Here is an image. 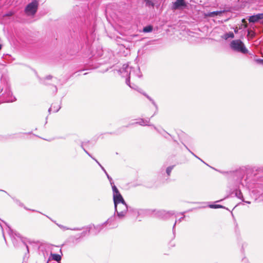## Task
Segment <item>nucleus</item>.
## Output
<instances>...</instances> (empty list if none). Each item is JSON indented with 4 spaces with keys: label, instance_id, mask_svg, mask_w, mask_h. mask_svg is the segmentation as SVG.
Wrapping results in <instances>:
<instances>
[{
    "label": "nucleus",
    "instance_id": "f3484780",
    "mask_svg": "<svg viewBox=\"0 0 263 263\" xmlns=\"http://www.w3.org/2000/svg\"><path fill=\"white\" fill-rule=\"evenodd\" d=\"M52 78V76H47L46 78L43 79H42V80H41V83H42L43 84H45V85L49 84V83H48L47 82V81H48V80H51Z\"/></svg>",
    "mask_w": 263,
    "mask_h": 263
},
{
    "label": "nucleus",
    "instance_id": "58836bf2",
    "mask_svg": "<svg viewBox=\"0 0 263 263\" xmlns=\"http://www.w3.org/2000/svg\"><path fill=\"white\" fill-rule=\"evenodd\" d=\"M47 263H48V262H47Z\"/></svg>",
    "mask_w": 263,
    "mask_h": 263
},
{
    "label": "nucleus",
    "instance_id": "c85d7f7f",
    "mask_svg": "<svg viewBox=\"0 0 263 263\" xmlns=\"http://www.w3.org/2000/svg\"><path fill=\"white\" fill-rule=\"evenodd\" d=\"M176 222H177V221H175L174 224V226H173V231L174 230V229H175V226H176Z\"/></svg>",
    "mask_w": 263,
    "mask_h": 263
},
{
    "label": "nucleus",
    "instance_id": "e433bc0d",
    "mask_svg": "<svg viewBox=\"0 0 263 263\" xmlns=\"http://www.w3.org/2000/svg\"><path fill=\"white\" fill-rule=\"evenodd\" d=\"M246 202L248 203H250V202H249V201H247Z\"/></svg>",
    "mask_w": 263,
    "mask_h": 263
},
{
    "label": "nucleus",
    "instance_id": "39448f33",
    "mask_svg": "<svg viewBox=\"0 0 263 263\" xmlns=\"http://www.w3.org/2000/svg\"><path fill=\"white\" fill-rule=\"evenodd\" d=\"M112 192H113V199L114 205L117 206V204L120 202H125L123 198L120 193L117 187L115 185H112Z\"/></svg>",
    "mask_w": 263,
    "mask_h": 263
},
{
    "label": "nucleus",
    "instance_id": "7c9ffc66",
    "mask_svg": "<svg viewBox=\"0 0 263 263\" xmlns=\"http://www.w3.org/2000/svg\"><path fill=\"white\" fill-rule=\"evenodd\" d=\"M0 227L2 229V231H3V227H2V226L1 223H0Z\"/></svg>",
    "mask_w": 263,
    "mask_h": 263
},
{
    "label": "nucleus",
    "instance_id": "9b49d317",
    "mask_svg": "<svg viewBox=\"0 0 263 263\" xmlns=\"http://www.w3.org/2000/svg\"><path fill=\"white\" fill-rule=\"evenodd\" d=\"M60 109V106L58 103L55 104H52L51 106V107L49 108L48 111L49 113H51V112H57Z\"/></svg>",
    "mask_w": 263,
    "mask_h": 263
},
{
    "label": "nucleus",
    "instance_id": "1a4fd4ad",
    "mask_svg": "<svg viewBox=\"0 0 263 263\" xmlns=\"http://www.w3.org/2000/svg\"><path fill=\"white\" fill-rule=\"evenodd\" d=\"M184 0H176L173 4L172 9L174 10L178 9L181 6H185Z\"/></svg>",
    "mask_w": 263,
    "mask_h": 263
},
{
    "label": "nucleus",
    "instance_id": "ddd939ff",
    "mask_svg": "<svg viewBox=\"0 0 263 263\" xmlns=\"http://www.w3.org/2000/svg\"><path fill=\"white\" fill-rule=\"evenodd\" d=\"M8 98H6V101L8 102H12L15 101L16 99L14 96H12L10 91H9L7 93Z\"/></svg>",
    "mask_w": 263,
    "mask_h": 263
},
{
    "label": "nucleus",
    "instance_id": "4be33fe9",
    "mask_svg": "<svg viewBox=\"0 0 263 263\" xmlns=\"http://www.w3.org/2000/svg\"><path fill=\"white\" fill-rule=\"evenodd\" d=\"M236 196L239 199H241L242 198V193L240 191H236Z\"/></svg>",
    "mask_w": 263,
    "mask_h": 263
},
{
    "label": "nucleus",
    "instance_id": "412c9836",
    "mask_svg": "<svg viewBox=\"0 0 263 263\" xmlns=\"http://www.w3.org/2000/svg\"><path fill=\"white\" fill-rule=\"evenodd\" d=\"M173 168V166H169V167H168L166 168V173L168 175V176L170 175V174H171Z\"/></svg>",
    "mask_w": 263,
    "mask_h": 263
},
{
    "label": "nucleus",
    "instance_id": "a211bd4d",
    "mask_svg": "<svg viewBox=\"0 0 263 263\" xmlns=\"http://www.w3.org/2000/svg\"><path fill=\"white\" fill-rule=\"evenodd\" d=\"M153 30V27L152 26H147L143 28L144 32H150Z\"/></svg>",
    "mask_w": 263,
    "mask_h": 263
},
{
    "label": "nucleus",
    "instance_id": "4468645a",
    "mask_svg": "<svg viewBox=\"0 0 263 263\" xmlns=\"http://www.w3.org/2000/svg\"><path fill=\"white\" fill-rule=\"evenodd\" d=\"M149 122V119H147V120L141 119L140 121L136 122L135 124H139L140 125L146 126V125H149L148 124Z\"/></svg>",
    "mask_w": 263,
    "mask_h": 263
},
{
    "label": "nucleus",
    "instance_id": "c756f323",
    "mask_svg": "<svg viewBox=\"0 0 263 263\" xmlns=\"http://www.w3.org/2000/svg\"><path fill=\"white\" fill-rule=\"evenodd\" d=\"M183 218H184V217L180 218L179 219V221H181L182 220V219H183Z\"/></svg>",
    "mask_w": 263,
    "mask_h": 263
},
{
    "label": "nucleus",
    "instance_id": "dca6fc26",
    "mask_svg": "<svg viewBox=\"0 0 263 263\" xmlns=\"http://www.w3.org/2000/svg\"><path fill=\"white\" fill-rule=\"evenodd\" d=\"M222 37L225 40H227L229 38H234V34L232 32H229V33H225Z\"/></svg>",
    "mask_w": 263,
    "mask_h": 263
},
{
    "label": "nucleus",
    "instance_id": "f03ea898",
    "mask_svg": "<svg viewBox=\"0 0 263 263\" xmlns=\"http://www.w3.org/2000/svg\"><path fill=\"white\" fill-rule=\"evenodd\" d=\"M231 48L235 51L242 53H247L248 50L245 47L243 43L240 40H233L230 44Z\"/></svg>",
    "mask_w": 263,
    "mask_h": 263
},
{
    "label": "nucleus",
    "instance_id": "423d86ee",
    "mask_svg": "<svg viewBox=\"0 0 263 263\" xmlns=\"http://www.w3.org/2000/svg\"><path fill=\"white\" fill-rule=\"evenodd\" d=\"M114 219V217H110L103 224L94 227V229L96 230V232L95 233L97 234L99 233L104 228V226H106L108 223L111 222Z\"/></svg>",
    "mask_w": 263,
    "mask_h": 263
},
{
    "label": "nucleus",
    "instance_id": "72a5a7b5",
    "mask_svg": "<svg viewBox=\"0 0 263 263\" xmlns=\"http://www.w3.org/2000/svg\"><path fill=\"white\" fill-rule=\"evenodd\" d=\"M26 248H27V252H28V251H29V250H28V247H27V246H26Z\"/></svg>",
    "mask_w": 263,
    "mask_h": 263
},
{
    "label": "nucleus",
    "instance_id": "6ab92c4d",
    "mask_svg": "<svg viewBox=\"0 0 263 263\" xmlns=\"http://www.w3.org/2000/svg\"><path fill=\"white\" fill-rule=\"evenodd\" d=\"M143 94L149 100L152 102V103H153V104L157 107V105L156 104L155 101L150 97H149L147 95H146V93H143Z\"/></svg>",
    "mask_w": 263,
    "mask_h": 263
},
{
    "label": "nucleus",
    "instance_id": "6e6552de",
    "mask_svg": "<svg viewBox=\"0 0 263 263\" xmlns=\"http://www.w3.org/2000/svg\"><path fill=\"white\" fill-rule=\"evenodd\" d=\"M261 19H263V13H259L251 16L249 18V21L251 23H256Z\"/></svg>",
    "mask_w": 263,
    "mask_h": 263
},
{
    "label": "nucleus",
    "instance_id": "20e7f679",
    "mask_svg": "<svg viewBox=\"0 0 263 263\" xmlns=\"http://www.w3.org/2000/svg\"><path fill=\"white\" fill-rule=\"evenodd\" d=\"M39 6V2L32 1L25 8V12L28 16H33L36 13Z\"/></svg>",
    "mask_w": 263,
    "mask_h": 263
},
{
    "label": "nucleus",
    "instance_id": "f704fd0d",
    "mask_svg": "<svg viewBox=\"0 0 263 263\" xmlns=\"http://www.w3.org/2000/svg\"><path fill=\"white\" fill-rule=\"evenodd\" d=\"M2 48V45L0 44V50Z\"/></svg>",
    "mask_w": 263,
    "mask_h": 263
},
{
    "label": "nucleus",
    "instance_id": "7ed1b4c3",
    "mask_svg": "<svg viewBox=\"0 0 263 263\" xmlns=\"http://www.w3.org/2000/svg\"><path fill=\"white\" fill-rule=\"evenodd\" d=\"M115 212L119 219L124 218L128 211V207L125 202H120L115 205Z\"/></svg>",
    "mask_w": 263,
    "mask_h": 263
},
{
    "label": "nucleus",
    "instance_id": "aec40b11",
    "mask_svg": "<svg viewBox=\"0 0 263 263\" xmlns=\"http://www.w3.org/2000/svg\"><path fill=\"white\" fill-rule=\"evenodd\" d=\"M210 208L217 209V208H222L223 206L219 204H211L209 205Z\"/></svg>",
    "mask_w": 263,
    "mask_h": 263
},
{
    "label": "nucleus",
    "instance_id": "473e14b6",
    "mask_svg": "<svg viewBox=\"0 0 263 263\" xmlns=\"http://www.w3.org/2000/svg\"><path fill=\"white\" fill-rule=\"evenodd\" d=\"M53 81H57V78H54Z\"/></svg>",
    "mask_w": 263,
    "mask_h": 263
},
{
    "label": "nucleus",
    "instance_id": "c9c22d12",
    "mask_svg": "<svg viewBox=\"0 0 263 263\" xmlns=\"http://www.w3.org/2000/svg\"><path fill=\"white\" fill-rule=\"evenodd\" d=\"M73 230H78L79 229H74Z\"/></svg>",
    "mask_w": 263,
    "mask_h": 263
},
{
    "label": "nucleus",
    "instance_id": "5701e85b",
    "mask_svg": "<svg viewBox=\"0 0 263 263\" xmlns=\"http://www.w3.org/2000/svg\"><path fill=\"white\" fill-rule=\"evenodd\" d=\"M107 178L108 179V180H109V182H110V183L111 184V186L112 185H114V182L112 181V178L109 176V175L107 173V174H106Z\"/></svg>",
    "mask_w": 263,
    "mask_h": 263
},
{
    "label": "nucleus",
    "instance_id": "2eb2a0df",
    "mask_svg": "<svg viewBox=\"0 0 263 263\" xmlns=\"http://www.w3.org/2000/svg\"><path fill=\"white\" fill-rule=\"evenodd\" d=\"M84 151H85V152L90 157H91L93 160H95V161L98 164V165L100 166V167L101 168V169L104 171V172L105 173V174H107V172L106 171V170H105V168H104L103 166H102V165L97 160H96V159H95L94 158H92V156L90 155V154L87 151H86L84 148H83Z\"/></svg>",
    "mask_w": 263,
    "mask_h": 263
},
{
    "label": "nucleus",
    "instance_id": "f8f14e48",
    "mask_svg": "<svg viewBox=\"0 0 263 263\" xmlns=\"http://www.w3.org/2000/svg\"><path fill=\"white\" fill-rule=\"evenodd\" d=\"M52 259L54 260L60 261L61 260V256L59 254H50V256L49 258L48 261L50 260V259Z\"/></svg>",
    "mask_w": 263,
    "mask_h": 263
},
{
    "label": "nucleus",
    "instance_id": "4c0bfd02",
    "mask_svg": "<svg viewBox=\"0 0 263 263\" xmlns=\"http://www.w3.org/2000/svg\"><path fill=\"white\" fill-rule=\"evenodd\" d=\"M154 128L156 129V130H157V128L156 127H154Z\"/></svg>",
    "mask_w": 263,
    "mask_h": 263
},
{
    "label": "nucleus",
    "instance_id": "b1692460",
    "mask_svg": "<svg viewBox=\"0 0 263 263\" xmlns=\"http://www.w3.org/2000/svg\"><path fill=\"white\" fill-rule=\"evenodd\" d=\"M146 5H147V6H152V7H153V6H154V4H153V2H151V1H149V0H147V1H146Z\"/></svg>",
    "mask_w": 263,
    "mask_h": 263
},
{
    "label": "nucleus",
    "instance_id": "a878e982",
    "mask_svg": "<svg viewBox=\"0 0 263 263\" xmlns=\"http://www.w3.org/2000/svg\"><path fill=\"white\" fill-rule=\"evenodd\" d=\"M256 61L258 63H259L260 64H262L263 65V60L262 59H257L256 60Z\"/></svg>",
    "mask_w": 263,
    "mask_h": 263
},
{
    "label": "nucleus",
    "instance_id": "2f4dec72",
    "mask_svg": "<svg viewBox=\"0 0 263 263\" xmlns=\"http://www.w3.org/2000/svg\"><path fill=\"white\" fill-rule=\"evenodd\" d=\"M55 91L57 92V88L56 86H55Z\"/></svg>",
    "mask_w": 263,
    "mask_h": 263
},
{
    "label": "nucleus",
    "instance_id": "bb28decb",
    "mask_svg": "<svg viewBox=\"0 0 263 263\" xmlns=\"http://www.w3.org/2000/svg\"><path fill=\"white\" fill-rule=\"evenodd\" d=\"M8 233H9L10 235H11V233H12V230L8 226Z\"/></svg>",
    "mask_w": 263,
    "mask_h": 263
},
{
    "label": "nucleus",
    "instance_id": "393cba45",
    "mask_svg": "<svg viewBox=\"0 0 263 263\" xmlns=\"http://www.w3.org/2000/svg\"><path fill=\"white\" fill-rule=\"evenodd\" d=\"M61 229H63V230H68V228H66L65 227L62 226V225H60V224H57Z\"/></svg>",
    "mask_w": 263,
    "mask_h": 263
},
{
    "label": "nucleus",
    "instance_id": "f257e3e1",
    "mask_svg": "<svg viewBox=\"0 0 263 263\" xmlns=\"http://www.w3.org/2000/svg\"><path fill=\"white\" fill-rule=\"evenodd\" d=\"M133 68L129 67L128 64H124L123 65L122 67L119 69V71L121 73L122 77L126 78V83L130 87L136 89V87H133L130 85L129 83V78L130 75L132 74H135L139 77H141L140 74V69L138 67L136 70H133Z\"/></svg>",
    "mask_w": 263,
    "mask_h": 263
},
{
    "label": "nucleus",
    "instance_id": "0eeeda50",
    "mask_svg": "<svg viewBox=\"0 0 263 263\" xmlns=\"http://www.w3.org/2000/svg\"><path fill=\"white\" fill-rule=\"evenodd\" d=\"M158 216L162 218L166 219L174 214L172 211L166 212L165 211H160L158 212Z\"/></svg>",
    "mask_w": 263,
    "mask_h": 263
},
{
    "label": "nucleus",
    "instance_id": "9d476101",
    "mask_svg": "<svg viewBox=\"0 0 263 263\" xmlns=\"http://www.w3.org/2000/svg\"><path fill=\"white\" fill-rule=\"evenodd\" d=\"M224 11H216L205 13L204 15L206 17H213L216 15H220Z\"/></svg>",
    "mask_w": 263,
    "mask_h": 263
},
{
    "label": "nucleus",
    "instance_id": "cd10ccee",
    "mask_svg": "<svg viewBox=\"0 0 263 263\" xmlns=\"http://www.w3.org/2000/svg\"><path fill=\"white\" fill-rule=\"evenodd\" d=\"M12 14H13V13H12L10 12V13H8V14H7V15H8V16H11V15H12Z\"/></svg>",
    "mask_w": 263,
    "mask_h": 263
}]
</instances>
